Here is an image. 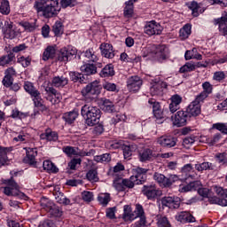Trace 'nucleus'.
<instances>
[{
	"instance_id": "obj_22",
	"label": "nucleus",
	"mask_w": 227,
	"mask_h": 227,
	"mask_svg": "<svg viewBox=\"0 0 227 227\" xmlns=\"http://www.w3.org/2000/svg\"><path fill=\"white\" fill-rule=\"evenodd\" d=\"M101 102L102 111L109 114L116 113V107L114 106V103L111 101V99L102 98Z\"/></svg>"
},
{
	"instance_id": "obj_7",
	"label": "nucleus",
	"mask_w": 227,
	"mask_h": 227,
	"mask_svg": "<svg viewBox=\"0 0 227 227\" xmlns=\"http://www.w3.org/2000/svg\"><path fill=\"white\" fill-rule=\"evenodd\" d=\"M77 56V49L73 46H67L60 49L58 54V61L67 63L72 61Z\"/></svg>"
},
{
	"instance_id": "obj_45",
	"label": "nucleus",
	"mask_w": 227,
	"mask_h": 227,
	"mask_svg": "<svg viewBox=\"0 0 227 227\" xmlns=\"http://www.w3.org/2000/svg\"><path fill=\"white\" fill-rule=\"evenodd\" d=\"M70 75V79L71 81H73V82H84V81H86V75L81 74V73H77V72H71L69 74Z\"/></svg>"
},
{
	"instance_id": "obj_24",
	"label": "nucleus",
	"mask_w": 227,
	"mask_h": 227,
	"mask_svg": "<svg viewBox=\"0 0 227 227\" xmlns=\"http://www.w3.org/2000/svg\"><path fill=\"white\" fill-rule=\"evenodd\" d=\"M122 219L125 223H132V221H135L136 216L134 215V212H132V207L130 206L125 205L123 207Z\"/></svg>"
},
{
	"instance_id": "obj_54",
	"label": "nucleus",
	"mask_w": 227,
	"mask_h": 227,
	"mask_svg": "<svg viewBox=\"0 0 227 227\" xmlns=\"http://www.w3.org/2000/svg\"><path fill=\"white\" fill-rule=\"evenodd\" d=\"M0 12L3 15H8L10 13V2L8 0H4L0 5Z\"/></svg>"
},
{
	"instance_id": "obj_5",
	"label": "nucleus",
	"mask_w": 227,
	"mask_h": 227,
	"mask_svg": "<svg viewBox=\"0 0 227 227\" xmlns=\"http://www.w3.org/2000/svg\"><path fill=\"white\" fill-rule=\"evenodd\" d=\"M214 191L217 194V196H220V198L217 196L207 197L210 205H219L220 207H227V189L216 186L214 188Z\"/></svg>"
},
{
	"instance_id": "obj_6",
	"label": "nucleus",
	"mask_w": 227,
	"mask_h": 227,
	"mask_svg": "<svg viewBox=\"0 0 227 227\" xmlns=\"http://www.w3.org/2000/svg\"><path fill=\"white\" fill-rule=\"evenodd\" d=\"M101 91H102V85H100V82L94 81L87 84L81 90V93L82 97H93V96L98 97V95H100Z\"/></svg>"
},
{
	"instance_id": "obj_12",
	"label": "nucleus",
	"mask_w": 227,
	"mask_h": 227,
	"mask_svg": "<svg viewBox=\"0 0 227 227\" xmlns=\"http://www.w3.org/2000/svg\"><path fill=\"white\" fill-rule=\"evenodd\" d=\"M144 31L148 36H153V35H160L162 33V26L155 21H149L145 26Z\"/></svg>"
},
{
	"instance_id": "obj_46",
	"label": "nucleus",
	"mask_w": 227,
	"mask_h": 227,
	"mask_svg": "<svg viewBox=\"0 0 227 227\" xmlns=\"http://www.w3.org/2000/svg\"><path fill=\"white\" fill-rule=\"evenodd\" d=\"M114 187L119 192H123L125 191V186L123 185V178L120 176H116L114 179Z\"/></svg>"
},
{
	"instance_id": "obj_30",
	"label": "nucleus",
	"mask_w": 227,
	"mask_h": 227,
	"mask_svg": "<svg viewBox=\"0 0 227 227\" xmlns=\"http://www.w3.org/2000/svg\"><path fill=\"white\" fill-rule=\"evenodd\" d=\"M35 107H37L41 111H46L47 106L43 105V99L42 98V93L38 92L36 96H32Z\"/></svg>"
},
{
	"instance_id": "obj_44",
	"label": "nucleus",
	"mask_w": 227,
	"mask_h": 227,
	"mask_svg": "<svg viewBox=\"0 0 227 227\" xmlns=\"http://www.w3.org/2000/svg\"><path fill=\"white\" fill-rule=\"evenodd\" d=\"M9 152H12V147H4L0 150V168L6 164Z\"/></svg>"
},
{
	"instance_id": "obj_23",
	"label": "nucleus",
	"mask_w": 227,
	"mask_h": 227,
	"mask_svg": "<svg viewBox=\"0 0 227 227\" xmlns=\"http://www.w3.org/2000/svg\"><path fill=\"white\" fill-rule=\"evenodd\" d=\"M194 168L199 173H203V171H214V169H215V165L208 161H204L202 163L198 162L195 164Z\"/></svg>"
},
{
	"instance_id": "obj_25",
	"label": "nucleus",
	"mask_w": 227,
	"mask_h": 227,
	"mask_svg": "<svg viewBox=\"0 0 227 227\" xmlns=\"http://www.w3.org/2000/svg\"><path fill=\"white\" fill-rule=\"evenodd\" d=\"M52 86L54 88H65L68 84V78L65 76H55L51 81Z\"/></svg>"
},
{
	"instance_id": "obj_52",
	"label": "nucleus",
	"mask_w": 227,
	"mask_h": 227,
	"mask_svg": "<svg viewBox=\"0 0 227 227\" xmlns=\"http://www.w3.org/2000/svg\"><path fill=\"white\" fill-rule=\"evenodd\" d=\"M20 26H21V27H24L25 31H27L28 33H32V31H35V29H36L35 23H29L27 21L20 22Z\"/></svg>"
},
{
	"instance_id": "obj_8",
	"label": "nucleus",
	"mask_w": 227,
	"mask_h": 227,
	"mask_svg": "<svg viewBox=\"0 0 227 227\" xmlns=\"http://www.w3.org/2000/svg\"><path fill=\"white\" fill-rule=\"evenodd\" d=\"M142 193L147 200H157L162 196V191L159 190L155 184H146L142 187Z\"/></svg>"
},
{
	"instance_id": "obj_41",
	"label": "nucleus",
	"mask_w": 227,
	"mask_h": 227,
	"mask_svg": "<svg viewBox=\"0 0 227 227\" xmlns=\"http://www.w3.org/2000/svg\"><path fill=\"white\" fill-rule=\"evenodd\" d=\"M83 56L85 58V61H87L88 63H97V61H98V57L96 56L95 51H93V49L87 50L83 53Z\"/></svg>"
},
{
	"instance_id": "obj_34",
	"label": "nucleus",
	"mask_w": 227,
	"mask_h": 227,
	"mask_svg": "<svg viewBox=\"0 0 227 227\" xmlns=\"http://www.w3.org/2000/svg\"><path fill=\"white\" fill-rule=\"evenodd\" d=\"M100 77H113L114 75V67L107 64L99 73Z\"/></svg>"
},
{
	"instance_id": "obj_55",
	"label": "nucleus",
	"mask_w": 227,
	"mask_h": 227,
	"mask_svg": "<svg viewBox=\"0 0 227 227\" xmlns=\"http://www.w3.org/2000/svg\"><path fill=\"white\" fill-rule=\"evenodd\" d=\"M94 160H96V162H110L111 154L104 153L101 155L95 156Z\"/></svg>"
},
{
	"instance_id": "obj_43",
	"label": "nucleus",
	"mask_w": 227,
	"mask_h": 227,
	"mask_svg": "<svg viewBox=\"0 0 227 227\" xmlns=\"http://www.w3.org/2000/svg\"><path fill=\"white\" fill-rule=\"evenodd\" d=\"M192 27L189 24H186L179 30V36L181 40H187L191 36Z\"/></svg>"
},
{
	"instance_id": "obj_14",
	"label": "nucleus",
	"mask_w": 227,
	"mask_h": 227,
	"mask_svg": "<svg viewBox=\"0 0 227 227\" xmlns=\"http://www.w3.org/2000/svg\"><path fill=\"white\" fill-rule=\"evenodd\" d=\"M2 32L5 38H9L10 40H13V38L17 37V31L15 30V27L12 21L4 22V27H2Z\"/></svg>"
},
{
	"instance_id": "obj_20",
	"label": "nucleus",
	"mask_w": 227,
	"mask_h": 227,
	"mask_svg": "<svg viewBox=\"0 0 227 227\" xmlns=\"http://www.w3.org/2000/svg\"><path fill=\"white\" fill-rule=\"evenodd\" d=\"M155 54L159 61H164V59H168V58H169V50L166 45H160L156 48Z\"/></svg>"
},
{
	"instance_id": "obj_48",
	"label": "nucleus",
	"mask_w": 227,
	"mask_h": 227,
	"mask_svg": "<svg viewBox=\"0 0 227 227\" xmlns=\"http://www.w3.org/2000/svg\"><path fill=\"white\" fill-rule=\"evenodd\" d=\"M98 201L102 205V207H107V205H109V201H111V194L101 193L98 197Z\"/></svg>"
},
{
	"instance_id": "obj_15",
	"label": "nucleus",
	"mask_w": 227,
	"mask_h": 227,
	"mask_svg": "<svg viewBox=\"0 0 227 227\" xmlns=\"http://www.w3.org/2000/svg\"><path fill=\"white\" fill-rule=\"evenodd\" d=\"M27 156L23 159L25 164H29L30 166H36V155H38V151L36 148H25Z\"/></svg>"
},
{
	"instance_id": "obj_37",
	"label": "nucleus",
	"mask_w": 227,
	"mask_h": 227,
	"mask_svg": "<svg viewBox=\"0 0 227 227\" xmlns=\"http://www.w3.org/2000/svg\"><path fill=\"white\" fill-rule=\"evenodd\" d=\"M136 150H137V145H124L122 146L124 159H130V157H132V153H134Z\"/></svg>"
},
{
	"instance_id": "obj_9",
	"label": "nucleus",
	"mask_w": 227,
	"mask_h": 227,
	"mask_svg": "<svg viewBox=\"0 0 227 227\" xmlns=\"http://www.w3.org/2000/svg\"><path fill=\"white\" fill-rule=\"evenodd\" d=\"M166 88H168L166 82H162V80L153 81L150 87V94L152 97H162Z\"/></svg>"
},
{
	"instance_id": "obj_38",
	"label": "nucleus",
	"mask_w": 227,
	"mask_h": 227,
	"mask_svg": "<svg viewBox=\"0 0 227 227\" xmlns=\"http://www.w3.org/2000/svg\"><path fill=\"white\" fill-rule=\"evenodd\" d=\"M53 205L55 204L49 198L42 197L40 200V207L43 210H45V212L49 213Z\"/></svg>"
},
{
	"instance_id": "obj_56",
	"label": "nucleus",
	"mask_w": 227,
	"mask_h": 227,
	"mask_svg": "<svg viewBox=\"0 0 227 227\" xmlns=\"http://www.w3.org/2000/svg\"><path fill=\"white\" fill-rule=\"evenodd\" d=\"M62 151L64 152V153H66V155H67V157H72V155L76 154L77 148L67 145V146H64L62 148Z\"/></svg>"
},
{
	"instance_id": "obj_40",
	"label": "nucleus",
	"mask_w": 227,
	"mask_h": 227,
	"mask_svg": "<svg viewBox=\"0 0 227 227\" xmlns=\"http://www.w3.org/2000/svg\"><path fill=\"white\" fill-rule=\"evenodd\" d=\"M15 59V54L10 51L7 55H4L0 58V67H6L10 65Z\"/></svg>"
},
{
	"instance_id": "obj_27",
	"label": "nucleus",
	"mask_w": 227,
	"mask_h": 227,
	"mask_svg": "<svg viewBox=\"0 0 227 227\" xmlns=\"http://www.w3.org/2000/svg\"><path fill=\"white\" fill-rule=\"evenodd\" d=\"M134 3H137V0H129L125 3L124 17H126V19H130V17L134 15Z\"/></svg>"
},
{
	"instance_id": "obj_59",
	"label": "nucleus",
	"mask_w": 227,
	"mask_h": 227,
	"mask_svg": "<svg viewBox=\"0 0 227 227\" xmlns=\"http://www.w3.org/2000/svg\"><path fill=\"white\" fill-rule=\"evenodd\" d=\"M219 139H221V135L220 133H216L213 137L207 138L206 142L207 145H209V146H214L215 143H219Z\"/></svg>"
},
{
	"instance_id": "obj_26",
	"label": "nucleus",
	"mask_w": 227,
	"mask_h": 227,
	"mask_svg": "<svg viewBox=\"0 0 227 227\" xmlns=\"http://www.w3.org/2000/svg\"><path fill=\"white\" fill-rule=\"evenodd\" d=\"M169 109L172 112H176L177 109H180V104H182V98L180 95L176 94L170 98Z\"/></svg>"
},
{
	"instance_id": "obj_61",
	"label": "nucleus",
	"mask_w": 227,
	"mask_h": 227,
	"mask_svg": "<svg viewBox=\"0 0 227 227\" xmlns=\"http://www.w3.org/2000/svg\"><path fill=\"white\" fill-rule=\"evenodd\" d=\"M213 129L219 130L222 134H227V126L224 123L217 122L213 124Z\"/></svg>"
},
{
	"instance_id": "obj_63",
	"label": "nucleus",
	"mask_w": 227,
	"mask_h": 227,
	"mask_svg": "<svg viewBox=\"0 0 227 227\" xmlns=\"http://www.w3.org/2000/svg\"><path fill=\"white\" fill-rule=\"evenodd\" d=\"M45 91L48 95H52L57 100H59V93H58V90L54 89V87H46Z\"/></svg>"
},
{
	"instance_id": "obj_64",
	"label": "nucleus",
	"mask_w": 227,
	"mask_h": 227,
	"mask_svg": "<svg viewBox=\"0 0 227 227\" xmlns=\"http://www.w3.org/2000/svg\"><path fill=\"white\" fill-rule=\"evenodd\" d=\"M187 211H182L176 215V221L179 223H186L187 221Z\"/></svg>"
},
{
	"instance_id": "obj_35",
	"label": "nucleus",
	"mask_w": 227,
	"mask_h": 227,
	"mask_svg": "<svg viewBox=\"0 0 227 227\" xmlns=\"http://www.w3.org/2000/svg\"><path fill=\"white\" fill-rule=\"evenodd\" d=\"M185 6L192 11V17L200 16V4L196 1L187 2Z\"/></svg>"
},
{
	"instance_id": "obj_36",
	"label": "nucleus",
	"mask_w": 227,
	"mask_h": 227,
	"mask_svg": "<svg viewBox=\"0 0 227 227\" xmlns=\"http://www.w3.org/2000/svg\"><path fill=\"white\" fill-rule=\"evenodd\" d=\"M193 169L194 168L192 167V164L191 163L185 164L181 169V173H182L181 180H187V178H191L192 175H190V173L191 171H193Z\"/></svg>"
},
{
	"instance_id": "obj_13",
	"label": "nucleus",
	"mask_w": 227,
	"mask_h": 227,
	"mask_svg": "<svg viewBox=\"0 0 227 227\" xmlns=\"http://www.w3.org/2000/svg\"><path fill=\"white\" fill-rule=\"evenodd\" d=\"M187 121H191V118L186 111H178L175 114V119L173 121V125L176 127H185L187 125Z\"/></svg>"
},
{
	"instance_id": "obj_28",
	"label": "nucleus",
	"mask_w": 227,
	"mask_h": 227,
	"mask_svg": "<svg viewBox=\"0 0 227 227\" xmlns=\"http://www.w3.org/2000/svg\"><path fill=\"white\" fill-rule=\"evenodd\" d=\"M201 188V181H193L181 188V192H189V191H199Z\"/></svg>"
},
{
	"instance_id": "obj_50",
	"label": "nucleus",
	"mask_w": 227,
	"mask_h": 227,
	"mask_svg": "<svg viewBox=\"0 0 227 227\" xmlns=\"http://www.w3.org/2000/svg\"><path fill=\"white\" fill-rule=\"evenodd\" d=\"M52 31H53L55 36H61V35H63V33H64L63 23L61 21H57L52 26Z\"/></svg>"
},
{
	"instance_id": "obj_10",
	"label": "nucleus",
	"mask_w": 227,
	"mask_h": 227,
	"mask_svg": "<svg viewBox=\"0 0 227 227\" xmlns=\"http://www.w3.org/2000/svg\"><path fill=\"white\" fill-rule=\"evenodd\" d=\"M143 86V79L137 75L127 79V88L129 93H137Z\"/></svg>"
},
{
	"instance_id": "obj_58",
	"label": "nucleus",
	"mask_w": 227,
	"mask_h": 227,
	"mask_svg": "<svg viewBox=\"0 0 227 227\" xmlns=\"http://www.w3.org/2000/svg\"><path fill=\"white\" fill-rule=\"evenodd\" d=\"M18 63H20L21 67H23V68H27V67H29V65H31V58L29 57H20L18 59Z\"/></svg>"
},
{
	"instance_id": "obj_32",
	"label": "nucleus",
	"mask_w": 227,
	"mask_h": 227,
	"mask_svg": "<svg viewBox=\"0 0 227 227\" xmlns=\"http://www.w3.org/2000/svg\"><path fill=\"white\" fill-rule=\"evenodd\" d=\"M24 90L27 93H29L30 97H36L40 91L36 90V87H35V84L31 82H24Z\"/></svg>"
},
{
	"instance_id": "obj_42",
	"label": "nucleus",
	"mask_w": 227,
	"mask_h": 227,
	"mask_svg": "<svg viewBox=\"0 0 227 227\" xmlns=\"http://www.w3.org/2000/svg\"><path fill=\"white\" fill-rule=\"evenodd\" d=\"M86 178L89 182H91V184H95L100 180V178H98V171H97V169H90L86 174Z\"/></svg>"
},
{
	"instance_id": "obj_19",
	"label": "nucleus",
	"mask_w": 227,
	"mask_h": 227,
	"mask_svg": "<svg viewBox=\"0 0 227 227\" xmlns=\"http://www.w3.org/2000/svg\"><path fill=\"white\" fill-rule=\"evenodd\" d=\"M185 111L190 118H195V116H199L201 114V106L192 101Z\"/></svg>"
},
{
	"instance_id": "obj_39",
	"label": "nucleus",
	"mask_w": 227,
	"mask_h": 227,
	"mask_svg": "<svg viewBox=\"0 0 227 227\" xmlns=\"http://www.w3.org/2000/svg\"><path fill=\"white\" fill-rule=\"evenodd\" d=\"M48 214H50L51 217L60 219V217H63V209L59 206L54 204Z\"/></svg>"
},
{
	"instance_id": "obj_57",
	"label": "nucleus",
	"mask_w": 227,
	"mask_h": 227,
	"mask_svg": "<svg viewBox=\"0 0 227 227\" xmlns=\"http://www.w3.org/2000/svg\"><path fill=\"white\" fill-rule=\"evenodd\" d=\"M93 192L83 191L82 192V199L87 203H91V201H93Z\"/></svg>"
},
{
	"instance_id": "obj_51",
	"label": "nucleus",
	"mask_w": 227,
	"mask_h": 227,
	"mask_svg": "<svg viewBox=\"0 0 227 227\" xmlns=\"http://www.w3.org/2000/svg\"><path fill=\"white\" fill-rule=\"evenodd\" d=\"M196 66L191 62H187L185 65L180 67V74H185V72H194Z\"/></svg>"
},
{
	"instance_id": "obj_49",
	"label": "nucleus",
	"mask_w": 227,
	"mask_h": 227,
	"mask_svg": "<svg viewBox=\"0 0 227 227\" xmlns=\"http://www.w3.org/2000/svg\"><path fill=\"white\" fill-rule=\"evenodd\" d=\"M43 168L45 171H51L52 173H58L59 169L56 168V165L51 160H44L43 162Z\"/></svg>"
},
{
	"instance_id": "obj_11",
	"label": "nucleus",
	"mask_w": 227,
	"mask_h": 227,
	"mask_svg": "<svg viewBox=\"0 0 227 227\" xmlns=\"http://www.w3.org/2000/svg\"><path fill=\"white\" fill-rule=\"evenodd\" d=\"M160 201L163 207H167L168 208H180V203H182V200L176 196H165Z\"/></svg>"
},
{
	"instance_id": "obj_47",
	"label": "nucleus",
	"mask_w": 227,
	"mask_h": 227,
	"mask_svg": "<svg viewBox=\"0 0 227 227\" xmlns=\"http://www.w3.org/2000/svg\"><path fill=\"white\" fill-rule=\"evenodd\" d=\"M135 219H146V216L145 215V208H143V206L141 204H137L136 208L133 211Z\"/></svg>"
},
{
	"instance_id": "obj_17",
	"label": "nucleus",
	"mask_w": 227,
	"mask_h": 227,
	"mask_svg": "<svg viewBox=\"0 0 227 227\" xmlns=\"http://www.w3.org/2000/svg\"><path fill=\"white\" fill-rule=\"evenodd\" d=\"M99 49L101 51V56H103V58H106L107 59H113V58H114L115 53L114 50L113 49V44L103 43L100 44Z\"/></svg>"
},
{
	"instance_id": "obj_16",
	"label": "nucleus",
	"mask_w": 227,
	"mask_h": 227,
	"mask_svg": "<svg viewBox=\"0 0 227 227\" xmlns=\"http://www.w3.org/2000/svg\"><path fill=\"white\" fill-rule=\"evenodd\" d=\"M158 142L160 146H163V148H173L176 146V143H178V138L173 136H163L160 137Z\"/></svg>"
},
{
	"instance_id": "obj_3",
	"label": "nucleus",
	"mask_w": 227,
	"mask_h": 227,
	"mask_svg": "<svg viewBox=\"0 0 227 227\" xmlns=\"http://www.w3.org/2000/svg\"><path fill=\"white\" fill-rule=\"evenodd\" d=\"M135 173V176H131L129 178H123L122 185H124V191L134 189V185H143L146 182L148 168L138 167L136 168Z\"/></svg>"
},
{
	"instance_id": "obj_2",
	"label": "nucleus",
	"mask_w": 227,
	"mask_h": 227,
	"mask_svg": "<svg viewBox=\"0 0 227 227\" xmlns=\"http://www.w3.org/2000/svg\"><path fill=\"white\" fill-rule=\"evenodd\" d=\"M81 114L85 119L87 125L89 127H93L100 123L102 111L97 106L84 105L82 106Z\"/></svg>"
},
{
	"instance_id": "obj_33",
	"label": "nucleus",
	"mask_w": 227,
	"mask_h": 227,
	"mask_svg": "<svg viewBox=\"0 0 227 227\" xmlns=\"http://www.w3.org/2000/svg\"><path fill=\"white\" fill-rule=\"evenodd\" d=\"M56 56V49L54 46H48L43 54V60L49 61V59H54Z\"/></svg>"
},
{
	"instance_id": "obj_31",
	"label": "nucleus",
	"mask_w": 227,
	"mask_h": 227,
	"mask_svg": "<svg viewBox=\"0 0 227 227\" xmlns=\"http://www.w3.org/2000/svg\"><path fill=\"white\" fill-rule=\"evenodd\" d=\"M77 116H79V113L75 110L66 113L63 115V120L68 123V125H72L77 120Z\"/></svg>"
},
{
	"instance_id": "obj_1",
	"label": "nucleus",
	"mask_w": 227,
	"mask_h": 227,
	"mask_svg": "<svg viewBox=\"0 0 227 227\" xmlns=\"http://www.w3.org/2000/svg\"><path fill=\"white\" fill-rule=\"evenodd\" d=\"M77 0H37L34 4V8L37 13L45 17V19H52L56 17L62 8H74L76 6Z\"/></svg>"
},
{
	"instance_id": "obj_4",
	"label": "nucleus",
	"mask_w": 227,
	"mask_h": 227,
	"mask_svg": "<svg viewBox=\"0 0 227 227\" xmlns=\"http://www.w3.org/2000/svg\"><path fill=\"white\" fill-rule=\"evenodd\" d=\"M153 180L159 184L160 187L162 189H169L175 184V182H178L180 180V176L176 175H169L168 177L164 176V174H160L159 172H155L153 174Z\"/></svg>"
},
{
	"instance_id": "obj_18",
	"label": "nucleus",
	"mask_w": 227,
	"mask_h": 227,
	"mask_svg": "<svg viewBox=\"0 0 227 227\" xmlns=\"http://www.w3.org/2000/svg\"><path fill=\"white\" fill-rule=\"evenodd\" d=\"M59 136L58 135V132L53 131L51 128H48L45 129L44 133H42L40 135V139H43V141H58Z\"/></svg>"
},
{
	"instance_id": "obj_60",
	"label": "nucleus",
	"mask_w": 227,
	"mask_h": 227,
	"mask_svg": "<svg viewBox=\"0 0 227 227\" xmlns=\"http://www.w3.org/2000/svg\"><path fill=\"white\" fill-rule=\"evenodd\" d=\"M176 112L171 111L169 108H163L161 114V120H168V118H173V114Z\"/></svg>"
},
{
	"instance_id": "obj_29",
	"label": "nucleus",
	"mask_w": 227,
	"mask_h": 227,
	"mask_svg": "<svg viewBox=\"0 0 227 227\" xmlns=\"http://www.w3.org/2000/svg\"><path fill=\"white\" fill-rule=\"evenodd\" d=\"M81 71L87 75H93L97 73V66L95 64L87 63L81 67Z\"/></svg>"
},
{
	"instance_id": "obj_53",
	"label": "nucleus",
	"mask_w": 227,
	"mask_h": 227,
	"mask_svg": "<svg viewBox=\"0 0 227 227\" xmlns=\"http://www.w3.org/2000/svg\"><path fill=\"white\" fill-rule=\"evenodd\" d=\"M158 227H171V223H169V220L166 216H158L157 218Z\"/></svg>"
},
{
	"instance_id": "obj_62",
	"label": "nucleus",
	"mask_w": 227,
	"mask_h": 227,
	"mask_svg": "<svg viewBox=\"0 0 227 227\" xmlns=\"http://www.w3.org/2000/svg\"><path fill=\"white\" fill-rule=\"evenodd\" d=\"M196 139H198V137L192 135L189 137H186L184 140H183V145L184 146L190 145H194V143L196 142Z\"/></svg>"
},
{
	"instance_id": "obj_21",
	"label": "nucleus",
	"mask_w": 227,
	"mask_h": 227,
	"mask_svg": "<svg viewBox=\"0 0 227 227\" xmlns=\"http://www.w3.org/2000/svg\"><path fill=\"white\" fill-rule=\"evenodd\" d=\"M153 157V151L150 148H144L138 152L140 162H148Z\"/></svg>"
}]
</instances>
